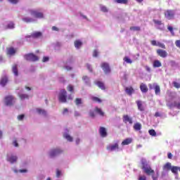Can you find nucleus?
Here are the masks:
<instances>
[{
    "instance_id": "nucleus-1",
    "label": "nucleus",
    "mask_w": 180,
    "mask_h": 180,
    "mask_svg": "<svg viewBox=\"0 0 180 180\" xmlns=\"http://www.w3.org/2000/svg\"><path fill=\"white\" fill-rule=\"evenodd\" d=\"M142 169H143L145 174H146V175H151L152 176V179L153 180H158V176H159V174L158 172L155 174V172L151 169V167L150 165H148V164L146 163H143L142 165Z\"/></svg>"
},
{
    "instance_id": "nucleus-2",
    "label": "nucleus",
    "mask_w": 180,
    "mask_h": 180,
    "mask_svg": "<svg viewBox=\"0 0 180 180\" xmlns=\"http://www.w3.org/2000/svg\"><path fill=\"white\" fill-rule=\"evenodd\" d=\"M58 99L61 103H65L67 102V91L65 89L60 90Z\"/></svg>"
},
{
    "instance_id": "nucleus-3",
    "label": "nucleus",
    "mask_w": 180,
    "mask_h": 180,
    "mask_svg": "<svg viewBox=\"0 0 180 180\" xmlns=\"http://www.w3.org/2000/svg\"><path fill=\"white\" fill-rule=\"evenodd\" d=\"M27 61H39V57L33 53H27L24 56Z\"/></svg>"
},
{
    "instance_id": "nucleus-4",
    "label": "nucleus",
    "mask_w": 180,
    "mask_h": 180,
    "mask_svg": "<svg viewBox=\"0 0 180 180\" xmlns=\"http://www.w3.org/2000/svg\"><path fill=\"white\" fill-rule=\"evenodd\" d=\"M6 106H12L15 103V97L13 96H7L4 98Z\"/></svg>"
},
{
    "instance_id": "nucleus-5",
    "label": "nucleus",
    "mask_w": 180,
    "mask_h": 180,
    "mask_svg": "<svg viewBox=\"0 0 180 180\" xmlns=\"http://www.w3.org/2000/svg\"><path fill=\"white\" fill-rule=\"evenodd\" d=\"M29 12L32 16H34V18H37L38 19H41L44 18L43 13H40L36 10H29Z\"/></svg>"
},
{
    "instance_id": "nucleus-6",
    "label": "nucleus",
    "mask_w": 180,
    "mask_h": 180,
    "mask_svg": "<svg viewBox=\"0 0 180 180\" xmlns=\"http://www.w3.org/2000/svg\"><path fill=\"white\" fill-rule=\"evenodd\" d=\"M101 67L105 74H110V66H109V63H102Z\"/></svg>"
},
{
    "instance_id": "nucleus-7",
    "label": "nucleus",
    "mask_w": 180,
    "mask_h": 180,
    "mask_svg": "<svg viewBox=\"0 0 180 180\" xmlns=\"http://www.w3.org/2000/svg\"><path fill=\"white\" fill-rule=\"evenodd\" d=\"M165 18L169 19V20H171L174 19V18L175 16V12H174L173 10H167L165 13Z\"/></svg>"
},
{
    "instance_id": "nucleus-8",
    "label": "nucleus",
    "mask_w": 180,
    "mask_h": 180,
    "mask_svg": "<svg viewBox=\"0 0 180 180\" xmlns=\"http://www.w3.org/2000/svg\"><path fill=\"white\" fill-rule=\"evenodd\" d=\"M43 36V34L41 32H32L30 35L26 36V39H30L32 37V39H39V37H41Z\"/></svg>"
},
{
    "instance_id": "nucleus-9",
    "label": "nucleus",
    "mask_w": 180,
    "mask_h": 180,
    "mask_svg": "<svg viewBox=\"0 0 180 180\" xmlns=\"http://www.w3.org/2000/svg\"><path fill=\"white\" fill-rule=\"evenodd\" d=\"M156 53L159 57H162V58H166V57H168V52L167 51L163 49H157Z\"/></svg>"
},
{
    "instance_id": "nucleus-10",
    "label": "nucleus",
    "mask_w": 180,
    "mask_h": 180,
    "mask_svg": "<svg viewBox=\"0 0 180 180\" xmlns=\"http://www.w3.org/2000/svg\"><path fill=\"white\" fill-rule=\"evenodd\" d=\"M108 151H116L119 150V142H116L115 144L107 146Z\"/></svg>"
},
{
    "instance_id": "nucleus-11",
    "label": "nucleus",
    "mask_w": 180,
    "mask_h": 180,
    "mask_svg": "<svg viewBox=\"0 0 180 180\" xmlns=\"http://www.w3.org/2000/svg\"><path fill=\"white\" fill-rule=\"evenodd\" d=\"M16 51H18V50H16V49L13 48V47H9V48H6V54L7 56H15L16 54Z\"/></svg>"
},
{
    "instance_id": "nucleus-12",
    "label": "nucleus",
    "mask_w": 180,
    "mask_h": 180,
    "mask_svg": "<svg viewBox=\"0 0 180 180\" xmlns=\"http://www.w3.org/2000/svg\"><path fill=\"white\" fill-rule=\"evenodd\" d=\"M122 119L124 123H129V124H133V119L128 115H123Z\"/></svg>"
},
{
    "instance_id": "nucleus-13",
    "label": "nucleus",
    "mask_w": 180,
    "mask_h": 180,
    "mask_svg": "<svg viewBox=\"0 0 180 180\" xmlns=\"http://www.w3.org/2000/svg\"><path fill=\"white\" fill-rule=\"evenodd\" d=\"M61 153H63V150H61L60 149H53L50 153V157H56V155H58V154H61Z\"/></svg>"
},
{
    "instance_id": "nucleus-14",
    "label": "nucleus",
    "mask_w": 180,
    "mask_h": 180,
    "mask_svg": "<svg viewBox=\"0 0 180 180\" xmlns=\"http://www.w3.org/2000/svg\"><path fill=\"white\" fill-rule=\"evenodd\" d=\"M99 134L101 137H106L108 136V132L106 131V128L101 127L99 129Z\"/></svg>"
},
{
    "instance_id": "nucleus-15",
    "label": "nucleus",
    "mask_w": 180,
    "mask_h": 180,
    "mask_svg": "<svg viewBox=\"0 0 180 180\" xmlns=\"http://www.w3.org/2000/svg\"><path fill=\"white\" fill-rule=\"evenodd\" d=\"M139 88L143 94H147V92H148V87L147 86V84L144 83H141Z\"/></svg>"
},
{
    "instance_id": "nucleus-16",
    "label": "nucleus",
    "mask_w": 180,
    "mask_h": 180,
    "mask_svg": "<svg viewBox=\"0 0 180 180\" xmlns=\"http://www.w3.org/2000/svg\"><path fill=\"white\" fill-rule=\"evenodd\" d=\"M153 89H155V95H160L161 94V89L160 87V85L154 83L153 84Z\"/></svg>"
},
{
    "instance_id": "nucleus-17",
    "label": "nucleus",
    "mask_w": 180,
    "mask_h": 180,
    "mask_svg": "<svg viewBox=\"0 0 180 180\" xmlns=\"http://www.w3.org/2000/svg\"><path fill=\"white\" fill-rule=\"evenodd\" d=\"M7 161L8 162H11V164H14V162H16L18 161V156L11 155L7 158Z\"/></svg>"
},
{
    "instance_id": "nucleus-18",
    "label": "nucleus",
    "mask_w": 180,
    "mask_h": 180,
    "mask_svg": "<svg viewBox=\"0 0 180 180\" xmlns=\"http://www.w3.org/2000/svg\"><path fill=\"white\" fill-rule=\"evenodd\" d=\"M125 92L129 95V96H131L133 94H134V89L131 86H128L125 88Z\"/></svg>"
},
{
    "instance_id": "nucleus-19",
    "label": "nucleus",
    "mask_w": 180,
    "mask_h": 180,
    "mask_svg": "<svg viewBox=\"0 0 180 180\" xmlns=\"http://www.w3.org/2000/svg\"><path fill=\"white\" fill-rule=\"evenodd\" d=\"M96 85L100 88V89H102L103 91H105L106 89V87L105 86V84L102 82L97 81L95 82Z\"/></svg>"
},
{
    "instance_id": "nucleus-20",
    "label": "nucleus",
    "mask_w": 180,
    "mask_h": 180,
    "mask_svg": "<svg viewBox=\"0 0 180 180\" xmlns=\"http://www.w3.org/2000/svg\"><path fill=\"white\" fill-rule=\"evenodd\" d=\"M8 77L6 76H4L3 77H1V79L0 81V84H1L2 86H5V85H6V84H8Z\"/></svg>"
},
{
    "instance_id": "nucleus-21",
    "label": "nucleus",
    "mask_w": 180,
    "mask_h": 180,
    "mask_svg": "<svg viewBox=\"0 0 180 180\" xmlns=\"http://www.w3.org/2000/svg\"><path fill=\"white\" fill-rule=\"evenodd\" d=\"M136 103L137 104L139 110L141 112H144V106H143V102H141V101H137Z\"/></svg>"
},
{
    "instance_id": "nucleus-22",
    "label": "nucleus",
    "mask_w": 180,
    "mask_h": 180,
    "mask_svg": "<svg viewBox=\"0 0 180 180\" xmlns=\"http://www.w3.org/2000/svg\"><path fill=\"white\" fill-rule=\"evenodd\" d=\"M132 141L133 139L131 138L126 139L122 142V146H129V144H131Z\"/></svg>"
},
{
    "instance_id": "nucleus-23",
    "label": "nucleus",
    "mask_w": 180,
    "mask_h": 180,
    "mask_svg": "<svg viewBox=\"0 0 180 180\" xmlns=\"http://www.w3.org/2000/svg\"><path fill=\"white\" fill-rule=\"evenodd\" d=\"M153 65L154 68H160V67H161L162 64H161V62L160 60H155L153 61Z\"/></svg>"
},
{
    "instance_id": "nucleus-24",
    "label": "nucleus",
    "mask_w": 180,
    "mask_h": 180,
    "mask_svg": "<svg viewBox=\"0 0 180 180\" xmlns=\"http://www.w3.org/2000/svg\"><path fill=\"white\" fill-rule=\"evenodd\" d=\"M12 71L14 74V75H15V77H18V75H19V72L18 70V65H13L12 67Z\"/></svg>"
},
{
    "instance_id": "nucleus-25",
    "label": "nucleus",
    "mask_w": 180,
    "mask_h": 180,
    "mask_svg": "<svg viewBox=\"0 0 180 180\" xmlns=\"http://www.w3.org/2000/svg\"><path fill=\"white\" fill-rule=\"evenodd\" d=\"M134 129L136 131H139V130H141V124L140 122H136L134 124Z\"/></svg>"
},
{
    "instance_id": "nucleus-26",
    "label": "nucleus",
    "mask_w": 180,
    "mask_h": 180,
    "mask_svg": "<svg viewBox=\"0 0 180 180\" xmlns=\"http://www.w3.org/2000/svg\"><path fill=\"white\" fill-rule=\"evenodd\" d=\"M95 112L96 113H98V115H100V116H105V112H103V111H102V109H101L98 107L95 108Z\"/></svg>"
},
{
    "instance_id": "nucleus-27",
    "label": "nucleus",
    "mask_w": 180,
    "mask_h": 180,
    "mask_svg": "<svg viewBox=\"0 0 180 180\" xmlns=\"http://www.w3.org/2000/svg\"><path fill=\"white\" fill-rule=\"evenodd\" d=\"M23 22L25 23H32V22H34V20L32 18L25 17L22 18Z\"/></svg>"
},
{
    "instance_id": "nucleus-28",
    "label": "nucleus",
    "mask_w": 180,
    "mask_h": 180,
    "mask_svg": "<svg viewBox=\"0 0 180 180\" xmlns=\"http://www.w3.org/2000/svg\"><path fill=\"white\" fill-rule=\"evenodd\" d=\"M171 171L173 174H174V175H178V171H179V167H176V166L172 167Z\"/></svg>"
},
{
    "instance_id": "nucleus-29",
    "label": "nucleus",
    "mask_w": 180,
    "mask_h": 180,
    "mask_svg": "<svg viewBox=\"0 0 180 180\" xmlns=\"http://www.w3.org/2000/svg\"><path fill=\"white\" fill-rule=\"evenodd\" d=\"M81 46H82V42L81 41L79 40L75 41V47H76V49H79Z\"/></svg>"
},
{
    "instance_id": "nucleus-30",
    "label": "nucleus",
    "mask_w": 180,
    "mask_h": 180,
    "mask_svg": "<svg viewBox=\"0 0 180 180\" xmlns=\"http://www.w3.org/2000/svg\"><path fill=\"white\" fill-rule=\"evenodd\" d=\"M172 168V167L171 166V163L170 162H167L163 166V169H167L168 171H169V169H171Z\"/></svg>"
},
{
    "instance_id": "nucleus-31",
    "label": "nucleus",
    "mask_w": 180,
    "mask_h": 180,
    "mask_svg": "<svg viewBox=\"0 0 180 180\" xmlns=\"http://www.w3.org/2000/svg\"><path fill=\"white\" fill-rule=\"evenodd\" d=\"M19 98L21 101H25V99H29V95L27 94H19Z\"/></svg>"
},
{
    "instance_id": "nucleus-32",
    "label": "nucleus",
    "mask_w": 180,
    "mask_h": 180,
    "mask_svg": "<svg viewBox=\"0 0 180 180\" xmlns=\"http://www.w3.org/2000/svg\"><path fill=\"white\" fill-rule=\"evenodd\" d=\"M75 105H77V106H79V105H82V98H77L75 100Z\"/></svg>"
},
{
    "instance_id": "nucleus-33",
    "label": "nucleus",
    "mask_w": 180,
    "mask_h": 180,
    "mask_svg": "<svg viewBox=\"0 0 180 180\" xmlns=\"http://www.w3.org/2000/svg\"><path fill=\"white\" fill-rule=\"evenodd\" d=\"M129 30H132L133 32H140L141 28L140 27H130Z\"/></svg>"
},
{
    "instance_id": "nucleus-34",
    "label": "nucleus",
    "mask_w": 180,
    "mask_h": 180,
    "mask_svg": "<svg viewBox=\"0 0 180 180\" xmlns=\"http://www.w3.org/2000/svg\"><path fill=\"white\" fill-rule=\"evenodd\" d=\"M91 99L94 102H96L97 103H102V100L98 97L94 96L92 97Z\"/></svg>"
},
{
    "instance_id": "nucleus-35",
    "label": "nucleus",
    "mask_w": 180,
    "mask_h": 180,
    "mask_svg": "<svg viewBox=\"0 0 180 180\" xmlns=\"http://www.w3.org/2000/svg\"><path fill=\"white\" fill-rule=\"evenodd\" d=\"M148 133L150 136H153V137H155V136H157V132H155V130L154 129H150L148 131Z\"/></svg>"
},
{
    "instance_id": "nucleus-36",
    "label": "nucleus",
    "mask_w": 180,
    "mask_h": 180,
    "mask_svg": "<svg viewBox=\"0 0 180 180\" xmlns=\"http://www.w3.org/2000/svg\"><path fill=\"white\" fill-rule=\"evenodd\" d=\"M14 28H15V24L13 22L8 23L6 27V29H14Z\"/></svg>"
},
{
    "instance_id": "nucleus-37",
    "label": "nucleus",
    "mask_w": 180,
    "mask_h": 180,
    "mask_svg": "<svg viewBox=\"0 0 180 180\" xmlns=\"http://www.w3.org/2000/svg\"><path fill=\"white\" fill-rule=\"evenodd\" d=\"M124 61H125V63H127V64H131V63H133V61H131V59L129 58V57L125 56L124 58Z\"/></svg>"
},
{
    "instance_id": "nucleus-38",
    "label": "nucleus",
    "mask_w": 180,
    "mask_h": 180,
    "mask_svg": "<svg viewBox=\"0 0 180 180\" xmlns=\"http://www.w3.org/2000/svg\"><path fill=\"white\" fill-rule=\"evenodd\" d=\"M67 90L69 91V92H74V86L71 85V84H69L68 86H67Z\"/></svg>"
},
{
    "instance_id": "nucleus-39",
    "label": "nucleus",
    "mask_w": 180,
    "mask_h": 180,
    "mask_svg": "<svg viewBox=\"0 0 180 180\" xmlns=\"http://www.w3.org/2000/svg\"><path fill=\"white\" fill-rule=\"evenodd\" d=\"M173 105L174 108H176L177 109H180V102L174 101L173 103Z\"/></svg>"
},
{
    "instance_id": "nucleus-40",
    "label": "nucleus",
    "mask_w": 180,
    "mask_h": 180,
    "mask_svg": "<svg viewBox=\"0 0 180 180\" xmlns=\"http://www.w3.org/2000/svg\"><path fill=\"white\" fill-rule=\"evenodd\" d=\"M82 79L86 84H89V77L88 76H83Z\"/></svg>"
},
{
    "instance_id": "nucleus-41",
    "label": "nucleus",
    "mask_w": 180,
    "mask_h": 180,
    "mask_svg": "<svg viewBox=\"0 0 180 180\" xmlns=\"http://www.w3.org/2000/svg\"><path fill=\"white\" fill-rule=\"evenodd\" d=\"M116 2L117 4H124V5H126L128 2V0H116Z\"/></svg>"
},
{
    "instance_id": "nucleus-42",
    "label": "nucleus",
    "mask_w": 180,
    "mask_h": 180,
    "mask_svg": "<svg viewBox=\"0 0 180 180\" xmlns=\"http://www.w3.org/2000/svg\"><path fill=\"white\" fill-rule=\"evenodd\" d=\"M37 111L38 112V113L39 115H46V111L44 110H41V109H37Z\"/></svg>"
},
{
    "instance_id": "nucleus-43",
    "label": "nucleus",
    "mask_w": 180,
    "mask_h": 180,
    "mask_svg": "<svg viewBox=\"0 0 180 180\" xmlns=\"http://www.w3.org/2000/svg\"><path fill=\"white\" fill-rule=\"evenodd\" d=\"M153 22L155 23V25H158V26H161V25H162L161 20H153Z\"/></svg>"
},
{
    "instance_id": "nucleus-44",
    "label": "nucleus",
    "mask_w": 180,
    "mask_h": 180,
    "mask_svg": "<svg viewBox=\"0 0 180 180\" xmlns=\"http://www.w3.org/2000/svg\"><path fill=\"white\" fill-rule=\"evenodd\" d=\"M158 47H160V49H166L165 47V44L161 43V42H158Z\"/></svg>"
},
{
    "instance_id": "nucleus-45",
    "label": "nucleus",
    "mask_w": 180,
    "mask_h": 180,
    "mask_svg": "<svg viewBox=\"0 0 180 180\" xmlns=\"http://www.w3.org/2000/svg\"><path fill=\"white\" fill-rule=\"evenodd\" d=\"M65 138H66L68 141H72V137L68 134H65Z\"/></svg>"
},
{
    "instance_id": "nucleus-46",
    "label": "nucleus",
    "mask_w": 180,
    "mask_h": 180,
    "mask_svg": "<svg viewBox=\"0 0 180 180\" xmlns=\"http://www.w3.org/2000/svg\"><path fill=\"white\" fill-rule=\"evenodd\" d=\"M168 30L172 33V36H174V28L171 26H168L167 27Z\"/></svg>"
},
{
    "instance_id": "nucleus-47",
    "label": "nucleus",
    "mask_w": 180,
    "mask_h": 180,
    "mask_svg": "<svg viewBox=\"0 0 180 180\" xmlns=\"http://www.w3.org/2000/svg\"><path fill=\"white\" fill-rule=\"evenodd\" d=\"M18 120H22L23 119H25V114H22L18 116Z\"/></svg>"
},
{
    "instance_id": "nucleus-48",
    "label": "nucleus",
    "mask_w": 180,
    "mask_h": 180,
    "mask_svg": "<svg viewBox=\"0 0 180 180\" xmlns=\"http://www.w3.org/2000/svg\"><path fill=\"white\" fill-rule=\"evenodd\" d=\"M8 1L11 4H13V5H16V4H18V2H19V0H8Z\"/></svg>"
},
{
    "instance_id": "nucleus-49",
    "label": "nucleus",
    "mask_w": 180,
    "mask_h": 180,
    "mask_svg": "<svg viewBox=\"0 0 180 180\" xmlns=\"http://www.w3.org/2000/svg\"><path fill=\"white\" fill-rule=\"evenodd\" d=\"M56 176L57 178H60V176H61V171L58 169H56Z\"/></svg>"
},
{
    "instance_id": "nucleus-50",
    "label": "nucleus",
    "mask_w": 180,
    "mask_h": 180,
    "mask_svg": "<svg viewBox=\"0 0 180 180\" xmlns=\"http://www.w3.org/2000/svg\"><path fill=\"white\" fill-rule=\"evenodd\" d=\"M101 11L102 12L106 13V12H108V8H106V6H102V7L101 8Z\"/></svg>"
},
{
    "instance_id": "nucleus-51",
    "label": "nucleus",
    "mask_w": 180,
    "mask_h": 180,
    "mask_svg": "<svg viewBox=\"0 0 180 180\" xmlns=\"http://www.w3.org/2000/svg\"><path fill=\"white\" fill-rule=\"evenodd\" d=\"M49 58L48 56H44L43 59H42V62L43 63H47V61H49Z\"/></svg>"
},
{
    "instance_id": "nucleus-52",
    "label": "nucleus",
    "mask_w": 180,
    "mask_h": 180,
    "mask_svg": "<svg viewBox=\"0 0 180 180\" xmlns=\"http://www.w3.org/2000/svg\"><path fill=\"white\" fill-rule=\"evenodd\" d=\"M175 45L178 47V49H180V39L175 41Z\"/></svg>"
},
{
    "instance_id": "nucleus-53",
    "label": "nucleus",
    "mask_w": 180,
    "mask_h": 180,
    "mask_svg": "<svg viewBox=\"0 0 180 180\" xmlns=\"http://www.w3.org/2000/svg\"><path fill=\"white\" fill-rule=\"evenodd\" d=\"M173 85L175 88H180V84L179 83L176 82H173Z\"/></svg>"
},
{
    "instance_id": "nucleus-54",
    "label": "nucleus",
    "mask_w": 180,
    "mask_h": 180,
    "mask_svg": "<svg viewBox=\"0 0 180 180\" xmlns=\"http://www.w3.org/2000/svg\"><path fill=\"white\" fill-rule=\"evenodd\" d=\"M98 54H99L98 51L97 50H94V52H93V57H98Z\"/></svg>"
},
{
    "instance_id": "nucleus-55",
    "label": "nucleus",
    "mask_w": 180,
    "mask_h": 180,
    "mask_svg": "<svg viewBox=\"0 0 180 180\" xmlns=\"http://www.w3.org/2000/svg\"><path fill=\"white\" fill-rule=\"evenodd\" d=\"M89 116H90V117H95V116H96L95 112L94 111H90Z\"/></svg>"
},
{
    "instance_id": "nucleus-56",
    "label": "nucleus",
    "mask_w": 180,
    "mask_h": 180,
    "mask_svg": "<svg viewBox=\"0 0 180 180\" xmlns=\"http://www.w3.org/2000/svg\"><path fill=\"white\" fill-rule=\"evenodd\" d=\"M86 68H87V70H89V71H90V72H92V66H91V65L87 64Z\"/></svg>"
},
{
    "instance_id": "nucleus-57",
    "label": "nucleus",
    "mask_w": 180,
    "mask_h": 180,
    "mask_svg": "<svg viewBox=\"0 0 180 180\" xmlns=\"http://www.w3.org/2000/svg\"><path fill=\"white\" fill-rule=\"evenodd\" d=\"M151 44H152V46H158V42H157V41H155V40H152Z\"/></svg>"
},
{
    "instance_id": "nucleus-58",
    "label": "nucleus",
    "mask_w": 180,
    "mask_h": 180,
    "mask_svg": "<svg viewBox=\"0 0 180 180\" xmlns=\"http://www.w3.org/2000/svg\"><path fill=\"white\" fill-rule=\"evenodd\" d=\"M13 144L15 147H19V144L18 143V141L16 140L13 141Z\"/></svg>"
},
{
    "instance_id": "nucleus-59",
    "label": "nucleus",
    "mask_w": 180,
    "mask_h": 180,
    "mask_svg": "<svg viewBox=\"0 0 180 180\" xmlns=\"http://www.w3.org/2000/svg\"><path fill=\"white\" fill-rule=\"evenodd\" d=\"M139 180H147V177L146 176H140Z\"/></svg>"
},
{
    "instance_id": "nucleus-60",
    "label": "nucleus",
    "mask_w": 180,
    "mask_h": 180,
    "mask_svg": "<svg viewBox=\"0 0 180 180\" xmlns=\"http://www.w3.org/2000/svg\"><path fill=\"white\" fill-rule=\"evenodd\" d=\"M155 117H161V113L156 112L155 113Z\"/></svg>"
},
{
    "instance_id": "nucleus-61",
    "label": "nucleus",
    "mask_w": 180,
    "mask_h": 180,
    "mask_svg": "<svg viewBox=\"0 0 180 180\" xmlns=\"http://www.w3.org/2000/svg\"><path fill=\"white\" fill-rule=\"evenodd\" d=\"M167 158H169V160H172V153H168Z\"/></svg>"
},
{
    "instance_id": "nucleus-62",
    "label": "nucleus",
    "mask_w": 180,
    "mask_h": 180,
    "mask_svg": "<svg viewBox=\"0 0 180 180\" xmlns=\"http://www.w3.org/2000/svg\"><path fill=\"white\" fill-rule=\"evenodd\" d=\"M52 30H54L55 32H58V28L56 26L52 27Z\"/></svg>"
},
{
    "instance_id": "nucleus-63",
    "label": "nucleus",
    "mask_w": 180,
    "mask_h": 180,
    "mask_svg": "<svg viewBox=\"0 0 180 180\" xmlns=\"http://www.w3.org/2000/svg\"><path fill=\"white\" fill-rule=\"evenodd\" d=\"M153 85H154V84H148L149 89H153V88H154V86H153Z\"/></svg>"
},
{
    "instance_id": "nucleus-64",
    "label": "nucleus",
    "mask_w": 180,
    "mask_h": 180,
    "mask_svg": "<svg viewBox=\"0 0 180 180\" xmlns=\"http://www.w3.org/2000/svg\"><path fill=\"white\" fill-rule=\"evenodd\" d=\"M75 116L76 117H78V116H81V114H79V112H75Z\"/></svg>"
}]
</instances>
